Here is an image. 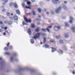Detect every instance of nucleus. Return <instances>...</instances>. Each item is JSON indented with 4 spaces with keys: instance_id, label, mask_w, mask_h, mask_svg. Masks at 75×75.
<instances>
[{
    "instance_id": "nucleus-62",
    "label": "nucleus",
    "mask_w": 75,
    "mask_h": 75,
    "mask_svg": "<svg viewBox=\"0 0 75 75\" xmlns=\"http://www.w3.org/2000/svg\"><path fill=\"white\" fill-rule=\"evenodd\" d=\"M54 12H52V14H54Z\"/></svg>"
},
{
    "instance_id": "nucleus-36",
    "label": "nucleus",
    "mask_w": 75,
    "mask_h": 75,
    "mask_svg": "<svg viewBox=\"0 0 75 75\" xmlns=\"http://www.w3.org/2000/svg\"><path fill=\"white\" fill-rule=\"evenodd\" d=\"M60 43H63V41L62 40H60Z\"/></svg>"
},
{
    "instance_id": "nucleus-33",
    "label": "nucleus",
    "mask_w": 75,
    "mask_h": 75,
    "mask_svg": "<svg viewBox=\"0 0 75 75\" xmlns=\"http://www.w3.org/2000/svg\"><path fill=\"white\" fill-rule=\"evenodd\" d=\"M25 7H26V8H29V9H31V8H30V7H28V6H26Z\"/></svg>"
},
{
    "instance_id": "nucleus-18",
    "label": "nucleus",
    "mask_w": 75,
    "mask_h": 75,
    "mask_svg": "<svg viewBox=\"0 0 75 75\" xmlns=\"http://www.w3.org/2000/svg\"><path fill=\"white\" fill-rule=\"evenodd\" d=\"M30 41L31 42V43H32V44H33L34 42V40L33 39H31Z\"/></svg>"
},
{
    "instance_id": "nucleus-6",
    "label": "nucleus",
    "mask_w": 75,
    "mask_h": 75,
    "mask_svg": "<svg viewBox=\"0 0 75 75\" xmlns=\"http://www.w3.org/2000/svg\"><path fill=\"white\" fill-rule=\"evenodd\" d=\"M28 33L30 35H31V31L30 28L28 29Z\"/></svg>"
},
{
    "instance_id": "nucleus-38",
    "label": "nucleus",
    "mask_w": 75,
    "mask_h": 75,
    "mask_svg": "<svg viewBox=\"0 0 75 75\" xmlns=\"http://www.w3.org/2000/svg\"><path fill=\"white\" fill-rule=\"evenodd\" d=\"M13 57H11V61H13Z\"/></svg>"
},
{
    "instance_id": "nucleus-17",
    "label": "nucleus",
    "mask_w": 75,
    "mask_h": 75,
    "mask_svg": "<svg viewBox=\"0 0 75 75\" xmlns=\"http://www.w3.org/2000/svg\"><path fill=\"white\" fill-rule=\"evenodd\" d=\"M38 12L39 13H41V9L40 8H38Z\"/></svg>"
},
{
    "instance_id": "nucleus-16",
    "label": "nucleus",
    "mask_w": 75,
    "mask_h": 75,
    "mask_svg": "<svg viewBox=\"0 0 75 75\" xmlns=\"http://www.w3.org/2000/svg\"><path fill=\"white\" fill-rule=\"evenodd\" d=\"M59 53H61V54H62L63 52H62V50H59Z\"/></svg>"
},
{
    "instance_id": "nucleus-53",
    "label": "nucleus",
    "mask_w": 75,
    "mask_h": 75,
    "mask_svg": "<svg viewBox=\"0 0 75 75\" xmlns=\"http://www.w3.org/2000/svg\"><path fill=\"white\" fill-rule=\"evenodd\" d=\"M46 14H49V12H47L46 13Z\"/></svg>"
},
{
    "instance_id": "nucleus-51",
    "label": "nucleus",
    "mask_w": 75,
    "mask_h": 75,
    "mask_svg": "<svg viewBox=\"0 0 75 75\" xmlns=\"http://www.w3.org/2000/svg\"><path fill=\"white\" fill-rule=\"evenodd\" d=\"M64 3L65 4H66L67 3V1H64Z\"/></svg>"
},
{
    "instance_id": "nucleus-41",
    "label": "nucleus",
    "mask_w": 75,
    "mask_h": 75,
    "mask_svg": "<svg viewBox=\"0 0 75 75\" xmlns=\"http://www.w3.org/2000/svg\"><path fill=\"white\" fill-rule=\"evenodd\" d=\"M9 18L10 19H11V20H13V17H10Z\"/></svg>"
},
{
    "instance_id": "nucleus-32",
    "label": "nucleus",
    "mask_w": 75,
    "mask_h": 75,
    "mask_svg": "<svg viewBox=\"0 0 75 75\" xmlns=\"http://www.w3.org/2000/svg\"><path fill=\"white\" fill-rule=\"evenodd\" d=\"M2 11L3 12H6V9L4 8L2 10Z\"/></svg>"
},
{
    "instance_id": "nucleus-7",
    "label": "nucleus",
    "mask_w": 75,
    "mask_h": 75,
    "mask_svg": "<svg viewBox=\"0 0 75 75\" xmlns=\"http://www.w3.org/2000/svg\"><path fill=\"white\" fill-rule=\"evenodd\" d=\"M70 20L69 21V23H72V20H73L74 18H72V17H70Z\"/></svg>"
},
{
    "instance_id": "nucleus-45",
    "label": "nucleus",
    "mask_w": 75,
    "mask_h": 75,
    "mask_svg": "<svg viewBox=\"0 0 75 75\" xmlns=\"http://www.w3.org/2000/svg\"><path fill=\"white\" fill-rule=\"evenodd\" d=\"M28 15H29V16H31V13H28Z\"/></svg>"
},
{
    "instance_id": "nucleus-42",
    "label": "nucleus",
    "mask_w": 75,
    "mask_h": 75,
    "mask_svg": "<svg viewBox=\"0 0 75 75\" xmlns=\"http://www.w3.org/2000/svg\"><path fill=\"white\" fill-rule=\"evenodd\" d=\"M45 30H47V31H48V32H50V30H49V29H46Z\"/></svg>"
},
{
    "instance_id": "nucleus-27",
    "label": "nucleus",
    "mask_w": 75,
    "mask_h": 75,
    "mask_svg": "<svg viewBox=\"0 0 75 75\" xmlns=\"http://www.w3.org/2000/svg\"><path fill=\"white\" fill-rule=\"evenodd\" d=\"M27 4H28V5H30V4H31V2H27Z\"/></svg>"
},
{
    "instance_id": "nucleus-57",
    "label": "nucleus",
    "mask_w": 75,
    "mask_h": 75,
    "mask_svg": "<svg viewBox=\"0 0 75 75\" xmlns=\"http://www.w3.org/2000/svg\"><path fill=\"white\" fill-rule=\"evenodd\" d=\"M38 17L39 18H40V17H41V16L39 15Z\"/></svg>"
},
{
    "instance_id": "nucleus-3",
    "label": "nucleus",
    "mask_w": 75,
    "mask_h": 75,
    "mask_svg": "<svg viewBox=\"0 0 75 75\" xmlns=\"http://www.w3.org/2000/svg\"><path fill=\"white\" fill-rule=\"evenodd\" d=\"M61 10V7H59L58 9H57L56 10V12L57 13H58L59 12L60 10Z\"/></svg>"
},
{
    "instance_id": "nucleus-28",
    "label": "nucleus",
    "mask_w": 75,
    "mask_h": 75,
    "mask_svg": "<svg viewBox=\"0 0 75 75\" xmlns=\"http://www.w3.org/2000/svg\"><path fill=\"white\" fill-rule=\"evenodd\" d=\"M10 43L8 42V44L6 45L8 47H9V46L10 45Z\"/></svg>"
},
{
    "instance_id": "nucleus-2",
    "label": "nucleus",
    "mask_w": 75,
    "mask_h": 75,
    "mask_svg": "<svg viewBox=\"0 0 75 75\" xmlns=\"http://www.w3.org/2000/svg\"><path fill=\"white\" fill-rule=\"evenodd\" d=\"M24 19L25 21L26 22V23H31V20L30 19H29V20L27 19V18L25 17V16H24Z\"/></svg>"
},
{
    "instance_id": "nucleus-44",
    "label": "nucleus",
    "mask_w": 75,
    "mask_h": 75,
    "mask_svg": "<svg viewBox=\"0 0 75 75\" xmlns=\"http://www.w3.org/2000/svg\"><path fill=\"white\" fill-rule=\"evenodd\" d=\"M31 1L33 2V3L35 1V0H31Z\"/></svg>"
},
{
    "instance_id": "nucleus-19",
    "label": "nucleus",
    "mask_w": 75,
    "mask_h": 75,
    "mask_svg": "<svg viewBox=\"0 0 75 75\" xmlns=\"http://www.w3.org/2000/svg\"><path fill=\"white\" fill-rule=\"evenodd\" d=\"M65 38H68V37L69 36L68 34H65V36H64Z\"/></svg>"
},
{
    "instance_id": "nucleus-26",
    "label": "nucleus",
    "mask_w": 75,
    "mask_h": 75,
    "mask_svg": "<svg viewBox=\"0 0 75 75\" xmlns=\"http://www.w3.org/2000/svg\"><path fill=\"white\" fill-rule=\"evenodd\" d=\"M55 27H56L58 29H60V27L58 26H55V27H54V28H55Z\"/></svg>"
},
{
    "instance_id": "nucleus-8",
    "label": "nucleus",
    "mask_w": 75,
    "mask_h": 75,
    "mask_svg": "<svg viewBox=\"0 0 75 75\" xmlns=\"http://www.w3.org/2000/svg\"><path fill=\"white\" fill-rule=\"evenodd\" d=\"M16 12L18 14V15H20V11L18 10H16Z\"/></svg>"
},
{
    "instance_id": "nucleus-9",
    "label": "nucleus",
    "mask_w": 75,
    "mask_h": 75,
    "mask_svg": "<svg viewBox=\"0 0 75 75\" xmlns=\"http://www.w3.org/2000/svg\"><path fill=\"white\" fill-rule=\"evenodd\" d=\"M39 31H40V28L39 27H38L37 29H35V31L36 33H37V32H38Z\"/></svg>"
},
{
    "instance_id": "nucleus-61",
    "label": "nucleus",
    "mask_w": 75,
    "mask_h": 75,
    "mask_svg": "<svg viewBox=\"0 0 75 75\" xmlns=\"http://www.w3.org/2000/svg\"><path fill=\"white\" fill-rule=\"evenodd\" d=\"M1 28H3V27L2 26H1Z\"/></svg>"
},
{
    "instance_id": "nucleus-50",
    "label": "nucleus",
    "mask_w": 75,
    "mask_h": 75,
    "mask_svg": "<svg viewBox=\"0 0 75 75\" xmlns=\"http://www.w3.org/2000/svg\"><path fill=\"white\" fill-rule=\"evenodd\" d=\"M3 34L4 35H6V33H3Z\"/></svg>"
},
{
    "instance_id": "nucleus-23",
    "label": "nucleus",
    "mask_w": 75,
    "mask_h": 75,
    "mask_svg": "<svg viewBox=\"0 0 75 75\" xmlns=\"http://www.w3.org/2000/svg\"><path fill=\"white\" fill-rule=\"evenodd\" d=\"M56 38H57V39H59V38H61V36H56Z\"/></svg>"
},
{
    "instance_id": "nucleus-60",
    "label": "nucleus",
    "mask_w": 75,
    "mask_h": 75,
    "mask_svg": "<svg viewBox=\"0 0 75 75\" xmlns=\"http://www.w3.org/2000/svg\"><path fill=\"white\" fill-rule=\"evenodd\" d=\"M5 3H3V5H5Z\"/></svg>"
},
{
    "instance_id": "nucleus-48",
    "label": "nucleus",
    "mask_w": 75,
    "mask_h": 75,
    "mask_svg": "<svg viewBox=\"0 0 75 75\" xmlns=\"http://www.w3.org/2000/svg\"><path fill=\"white\" fill-rule=\"evenodd\" d=\"M7 27H6L4 28V29H5V30H7Z\"/></svg>"
},
{
    "instance_id": "nucleus-54",
    "label": "nucleus",
    "mask_w": 75,
    "mask_h": 75,
    "mask_svg": "<svg viewBox=\"0 0 75 75\" xmlns=\"http://www.w3.org/2000/svg\"><path fill=\"white\" fill-rule=\"evenodd\" d=\"M22 6H24V4H23Z\"/></svg>"
},
{
    "instance_id": "nucleus-40",
    "label": "nucleus",
    "mask_w": 75,
    "mask_h": 75,
    "mask_svg": "<svg viewBox=\"0 0 75 75\" xmlns=\"http://www.w3.org/2000/svg\"><path fill=\"white\" fill-rule=\"evenodd\" d=\"M64 8V10H66V9H67V7L66 6H64L63 7Z\"/></svg>"
},
{
    "instance_id": "nucleus-20",
    "label": "nucleus",
    "mask_w": 75,
    "mask_h": 75,
    "mask_svg": "<svg viewBox=\"0 0 75 75\" xmlns=\"http://www.w3.org/2000/svg\"><path fill=\"white\" fill-rule=\"evenodd\" d=\"M6 15L7 16H10V13L9 12H7L6 13Z\"/></svg>"
},
{
    "instance_id": "nucleus-34",
    "label": "nucleus",
    "mask_w": 75,
    "mask_h": 75,
    "mask_svg": "<svg viewBox=\"0 0 75 75\" xmlns=\"http://www.w3.org/2000/svg\"><path fill=\"white\" fill-rule=\"evenodd\" d=\"M5 54H6V55H10V53L7 52H6L5 53Z\"/></svg>"
},
{
    "instance_id": "nucleus-15",
    "label": "nucleus",
    "mask_w": 75,
    "mask_h": 75,
    "mask_svg": "<svg viewBox=\"0 0 75 75\" xmlns=\"http://www.w3.org/2000/svg\"><path fill=\"white\" fill-rule=\"evenodd\" d=\"M8 24L9 25H11V24H12V22L9 21V22H8Z\"/></svg>"
},
{
    "instance_id": "nucleus-39",
    "label": "nucleus",
    "mask_w": 75,
    "mask_h": 75,
    "mask_svg": "<svg viewBox=\"0 0 75 75\" xmlns=\"http://www.w3.org/2000/svg\"><path fill=\"white\" fill-rule=\"evenodd\" d=\"M42 30L43 31H46V30H45V29H42Z\"/></svg>"
},
{
    "instance_id": "nucleus-29",
    "label": "nucleus",
    "mask_w": 75,
    "mask_h": 75,
    "mask_svg": "<svg viewBox=\"0 0 75 75\" xmlns=\"http://www.w3.org/2000/svg\"><path fill=\"white\" fill-rule=\"evenodd\" d=\"M23 25H26V23H25V22L23 21L22 23Z\"/></svg>"
},
{
    "instance_id": "nucleus-11",
    "label": "nucleus",
    "mask_w": 75,
    "mask_h": 75,
    "mask_svg": "<svg viewBox=\"0 0 75 75\" xmlns=\"http://www.w3.org/2000/svg\"><path fill=\"white\" fill-rule=\"evenodd\" d=\"M52 52H54L56 50V49L55 48H52Z\"/></svg>"
},
{
    "instance_id": "nucleus-22",
    "label": "nucleus",
    "mask_w": 75,
    "mask_h": 75,
    "mask_svg": "<svg viewBox=\"0 0 75 75\" xmlns=\"http://www.w3.org/2000/svg\"><path fill=\"white\" fill-rule=\"evenodd\" d=\"M13 4H14V3H10L9 5L10 6H13Z\"/></svg>"
},
{
    "instance_id": "nucleus-25",
    "label": "nucleus",
    "mask_w": 75,
    "mask_h": 75,
    "mask_svg": "<svg viewBox=\"0 0 75 75\" xmlns=\"http://www.w3.org/2000/svg\"><path fill=\"white\" fill-rule=\"evenodd\" d=\"M44 40L43 41V43H45L46 42V39L45 38H44Z\"/></svg>"
},
{
    "instance_id": "nucleus-4",
    "label": "nucleus",
    "mask_w": 75,
    "mask_h": 75,
    "mask_svg": "<svg viewBox=\"0 0 75 75\" xmlns=\"http://www.w3.org/2000/svg\"><path fill=\"white\" fill-rule=\"evenodd\" d=\"M59 1V0H52V2L54 4H57L58 3V1Z\"/></svg>"
},
{
    "instance_id": "nucleus-24",
    "label": "nucleus",
    "mask_w": 75,
    "mask_h": 75,
    "mask_svg": "<svg viewBox=\"0 0 75 75\" xmlns=\"http://www.w3.org/2000/svg\"><path fill=\"white\" fill-rule=\"evenodd\" d=\"M32 12L33 13V14L34 16H35V11H32Z\"/></svg>"
},
{
    "instance_id": "nucleus-37",
    "label": "nucleus",
    "mask_w": 75,
    "mask_h": 75,
    "mask_svg": "<svg viewBox=\"0 0 75 75\" xmlns=\"http://www.w3.org/2000/svg\"><path fill=\"white\" fill-rule=\"evenodd\" d=\"M50 42H52V43H54V42H55V41H50Z\"/></svg>"
},
{
    "instance_id": "nucleus-35",
    "label": "nucleus",
    "mask_w": 75,
    "mask_h": 75,
    "mask_svg": "<svg viewBox=\"0 0 75 75\" xmlns=\"http://www.w3.org/2000/svg\"><path fill=\"white\" fill-rule=\"evenodd\" d=\"M72 30L73 31L75 30V27L72 28H71Z\"/></svg>"
},
{
    "instance_id": "nucleus-64",
    "label": "nucleus",
    "mask_w": 75,
    "mask_h": 75,
    "mask_svg": "<svg viewBox=\"0 0 75 75\" xmlns=\"http://www.w3.org/2000/svg\"><path fill=\"white\" fill-rule=\"evenodd\" d=\"M16 61H17V59H16Z\"/></svg>"
},
{
    "instance_id": "nucleus-1",
    "label": "nucleus",
    "mask_w": 75,
    "mask_h": 75,
    "mask_svg": "<svg viewBox=\"0 0 75 75\" xmlns=\"http://www.w3.org/2000/svg\"><path fill=\"white\" fill-rule=\"evenodd\" d=\"M41 35V33H38L36 34V35H35L33 37H32V38L33 39H35V40H37L40 38V35Z\"/></svg>"
},
{
    "instance_id": "nucleus-46",
    "label": "nucleus",
    "mask_w": 75,
    "mask_h": 75,
    "mask_svg": "<svg viewBox=\"0 0 75 75\" xmlns=\"http://www.w3.org/2000/svg\"><path fill=\"white\" fill-rule=\"evenodd\" d=\"M24 1H25V2H27L28 1H29V0H24Z\"/></svg>"
},
{
    "instance_id": "nucleus-47",
    "label": "nucleus",
    "mask_w": 75,
    "mask_h": 75,
    "mask_svg": "<svg viewBox=\"0 0 75 75\" xmlns=\"http://www.w3.org/2000/svg\"><path fill=\"white\" fill-rule=\"evenodd\" d=\"M0 24H3V22L0 21Z\"/></svg>"
},
{
    "instance_id": "nucleus-5",
    "label": "nucleus",
    "mask_w": 75,
    "mask_h": 75,
    "mask_svg": "<svg viewBox=\"0 0 75 75\" xmlns=\"http://www.w3.org/2000/svg\"><path fill=\"white\" fill-rule=\"evenodd\" d=\"M13 19L15 21H18V18L17 16H15L13 17Z\"/></svg>"
},
{
    "instance_id": "nucleus-43",
    "label": "nucleus",
    "mask_w": 75,
    "mask_h": 75,
    "mask_svg": "<svg viewBox=\"0 0 75 75\" xmlns=\"http://www.w3.org/2000/svg\"><path fill=\"white\" fill-rule=\"evenodd\" d=\"M72 74H73V75H74V74H75V71H73L72 72Z\"/></svg>"
},
{
    "instance_id": "nucleus-21",
    "label": "nucleus",
    "mask_w": 75,
    "mask_h": 75,
    "mask_svg": "<svg viewBox=\"0 0 75 75\" xmlns=\"http://www.w3.org/2000/svg\"><path fill=\"white\" fill-rule=\"evenodd\" d=\"M8 50V48L7 47H5L4 48V50Z\"/></svg>"
},
{
    "instance_id": "nucleus-56",
    "label": "nucleus",
    "mask_w": 75,
    "mask_h": 75,
    "mask_svg": "<svg viewBox=\"0 0 75 75\" xmlns=\"http://www.w3.org/2000/svg\"><path fill=\"white\" fill-rule=\"evenodd\" d=\"M2 31V30L1 29H0V32H1Z\"/></svg>"
},
{
    "instance_id": "nucleus-55",
    "label": "nucleus",
    "mask_w": 75,
    "mask_h": 75,
    "mask_svg": "<svg viewBox=\"0 0 75 75\" xmlns=\"http://www.w3.org/2000/svg\"><path fill=\"white\" fill-rule=\"evenodd\" d=\"M11 16H13V13H11Z\"/></svg>"
},
{
    "instance_id": "nucleus-52",
    "label": "nucleus",
    "mask_w": 75,
    "mask_h": 75,
    "mask_svg": "<svg viewBox=\"0 0 75 75\" xmlns=\"http://www.w3.org/2000/svg\"><path fill=\"white\" fill-rule=\"evenodd\" d=\"M52 27V26H50L48 27V28H51Z\"/></svg>"
},
{
    "instance_id": "nucleus-10",
    "label": "nucleus",
    "mask_w": 75,
    "mask_h": 75,
    "mask_svg": "<svg viewBox=\"0 0 75 75\" xmlns=\"http://www.w3.org/2000/svg\"><path fill=\"white\" fill-rule=\"evenodd\" d=\"M45 47L46 48H49V47H50V46L46 44L45 45Z\"/></svg>"
},
{
    "instance_id": "nucleus-59",
    "label": "nucleus",
    "mask_w": 75,
    "mask_h": 75,
    "mask_svg": "<svg viewBox=\"0 0 75 75\" xmlns=\"http://www.w3.org/2000/svg\"><path fill=\"white\" fill-rule=\"evenodd\" d=\"M2 59H1V58H0V60H1Z\"/></svg>"
},
{
    "instance_id": "nucleus-63",
    "label": "nucleus",
    "mask_w": 75,
    "mask_h": 75,
    "mask_svg": "<svg viewBox=\"0 0 75 75\" xmlns=\"http://www.w3.org/2000/svg\"><path fill=\"white\" fill-rule=\"evenodd\" d=\"M45 11H46V10H45Z\"/></svg>"
},
{
    "instance_id": "nucleus-49",
    "label": "nucleus",
    "mask_w": 75,
    "mask_h": 75,
    "mask_svg": "<svg viewBox=\"0 0 75 75\" xmlns=\"http://www.w3.org/2000/svg\"><path fill=\"white\" fill-rule=\"evenodd\" d=\"M42 35L43 36H44V35H45V33H43L42 34Z\"/></svg>"
},
{
    "instance_id": "nucleus-30",
    "label": "nucleus",
    "mask_w": 75,
    "mask_h": 75,
    "mask_svg": "<svg viewBox=\"0 0 75 75\" xmlns=\"http://www.w3.org/2000/svg\"><path fill=\"white\" fill-rule=\"evenodd\" d=\"M8 0H4V2L5 3H7L8 2Z\"/></svg>"
},
{
    "instance_id": "nucleus-13",
    "label": "nucleus",
    "mask_w": 75,
    "mask_h": 75,
    "mask_svg": "<svg viewBox=\"0 0 75 75\" xmlns=\"http://www.w3.org/2000/svg\"><path fill=\"white\" fill-rule=\"evenodd\" d=\"M14 7H15V8H17V7H18V6H17V5L16 4H14Z\"/></svg>"
},
{
    "instance_id": "nucleus-12",
    "label": "nucleus",
    "mask_w": 75,
    "mask_h": 75,
    "mask_svg": "<svg viewBox=\"0 0 75 75\" xmlns=\"http://www.w3.org/2000/svg\"><path fill=\"white\" fill-rule=\"evenodd\" d=\"M31 25L32 28H35V25H34V24H31Z\"/></svg>"
},
{
    "instance_id": "nucleus-14",
    "label": "nucleus",
    "mask_w": 75,
    "mask_h": 75,
    "mask_svg": "<svg viewBox=\"0 0 75 75\" xmlns=\"http://www.w3.org/2000/svg\"><path fill=\"white\" fill-rule=\"evenodd\" d=\"M65 25L66 27H69V25L68 24V23L66 22L65 23Z\"/></svg>"
},
{
    "instance_id": "nucleus-31",
    "label": "nucleus",
    "mask_w": 75,
    "mask_h": 75,
    "mask_svg": "<svg viewBox=\"0 0 75 75\" xmlns=\"http://www.w3.org/2000/svg\"><path fill=\"white\" fill-rule=\"evenodd\" d=\"M13 48V47L12 46H10L9 47V50H11Z\"/></svg>"
},
{
    "instance_id": "nucleus-58",
    "label": "nucleus",
    "mask_w": 75,
    "mask_h": 75,
    "mask_svg": "<svg viewBox=\"0 0 75 75\" xmlns=\"http://www.w3.org/2000/svg\"><path fill=\"white\" fill-rule=\"evenodd\" d=\"M40 44H42V42H40Z\"/></svg>"
}]
</instances>
